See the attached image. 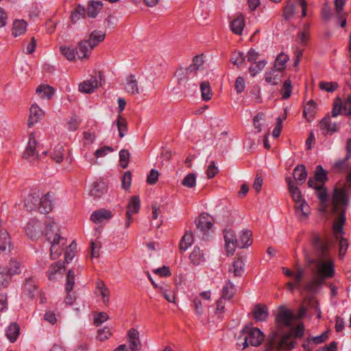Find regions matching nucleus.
I'll return each instance as SVG.
<instances>
[{"mask_svg": "<svg viewBox=\"0 0 351 351\" xmlns=\"http://www.w3.org/2000/svg\"><path fill=\"white\" fill-rule=\"evenodd\" d=\"M196 227L204 234H207L209 230L211 229L213 224L209 219L208 216L201 215L195 221Z\"/></svg>", "mask_w": 351, "mask_h": 351, "instance_id": "4be33fe9", "label": "nucleus"}, {"mask_svg": "<svg viewBox=\"0 0 351 351\" xmlns=\"http://www.w3.org/2000/svg\"><path fill=\"white\" fill-rule=\"evenodd\" d=\"M246 56L241 51H234L230 56V61L234 64L240 67L245 62Z\"/></svg>", "mask_w": 351, "mask_h": 351, "instance_id": "3c124183", "label": "nucleus"}, {"mask_svg": "<svg viewBox=\"0 0 351 351\" xmlns=\"http://www.w3.org/2000/svg\"><path fill=\"white\" fill-rule=\"evenodd\" d=\"M36 92L40 98L49 100L53 96L55 89L50 85L42 84L36 88Z\"/></svg>", "mask_w": 351, "mask_h": 351, "instance_id": "bb28decb", "label": "nucleus"}, {"mask_svg": "<svg viewBox=\"0 0 351 351\" xmlns=\"http://www.w3.org/2000/svg\"><path fill=\"white\" fill-rule=\"evenodd\" d=\"M241 336L239 339L243 337V341L241 343L243 346L242 350H244L249 345L257 347L261 344L264 340L265 335L263 332L258 328L245 326L241 331Z\"/></svg>", "mask_w": 351, "mask_h": 351, "instance_id": "39448f33", "label": "nucleus"}, {"mask_svg": "<svg viewBox=\"0 0 351 351\" xmlns=\"http://www.w3.org/2000/svg\"><path fill=\"white\" fill-rule=\"evenodd\" d=\"M267 310L268 308H254L250 313L252 315V319L256 322L265 321L269 316V312Z\"/></svg>", "mask_w": 351, "mask_h": 351, "instance_id": "c03bdc74", "label": "nucleus"}, {"mask_svg": "<svg viewBox=\"0 0 351 351\" xmlns=\"http://www.w3.org/2000/svg\"><path fill=\"white\" fill-rule=\"evenodd\" d=\"M302 275V271L301 270H299L294 276L295 282L298 285V291L302 299V304L299 307H319V302L317 300V304H314V302H311V300L308 301V300H306L307 299V297H306V295H304V294H302L301 293L300 289L302 287L304 286L306 283V282L303 284L301 283Z\"/></svg>", "mask_w": 351, "mask_h": 351, "instance_id": "ddd939ff", "label": "nucleus"}, {"mask_svg": "<svg viewBox=\"0 0 351 351\" xmlns=\"http://www.w3.org/2000/svg\"><path fill=\"white\" fill-rule=\"evenodd\" d=\"M141 208V200L138 196H132L127 206V215L132 216L133 214L138 213Z\"/></svg>", "mask_w": 351, "mask_h": 351, "instance_id": "c85d7f7f", "label": "nucleus"}, {"mask_svg": "<svg viewBox=\"0 0 351 351\" xmlns=\"http://www.w3.org/2000/svg\"><path fill=\"white\" fill-rule=\"evenodd\" d=\"M125 90L128 93L136 95L138 93V82L135 80V76L130 74L127 79Z\"/></svg>", "mask_w": 351, "mask_h": 351, "instance_id": "37998d69", "label": "nucleus"}, {"mask_svg": "<svg viewBox=\"0 0 351 351\" xmlns=\"http://www.w3.org/2000/svg\"><path fill=\"white\" fill-rule=\"evenodd\" d=\"M75 49L79 59L87 58L89 50L92 49L91 44L88 40H81Z\"/></svg>", "mask_w": 351, "mask_h": 351, "instance_id": "393cba45", "label": "nucleus"}, {"mask_svg": "<svg viewBox=\"0 0 351 351\" xmlns=\"http://www.w3.org/2000/svg\"><path fill=\"white\" fill-rule=\"evenodd\" d=\"M319 86L322 90H326L328 93L334 92L339 86L337 82H320Z\"/></svg>", "mask_w": 351, "mask_h": 351, "instance_id": "0e129e2a", "label": "nucleus"}, {"mask_svg": "<svg viewBox=\"0 0 351 351\" xmlns=\"http://www.w3.org/2000/svg\"><path fill=\"white\" fill-rule=\"evenodd\" d=\"M64 149L63 146L61 145H57L51 156L56 162L60 163L64 159Z\"/></svg>", "mask_w": 351, "mask_h": 351, "instance_id": "5fc2aeb1", "label": "nucleus"}, {"mask_svg": "<svg viewBox=\"0 0 351 351\" xmlns=\"http://www.w3.org/2000/svg\"><path fill=\"white\" fill-rule=\"evenodd\" d=\"M106 192V188L104 182H95L90 191V195L95 197H100Z\"/></svg>", "mask_w": 351, "mask_h": 351, "instance_id": "ea45409f", "label": "nucleus"}, {"mask_svg": "<svg viewBox=\"0 0 351 351\" xmlns=\"http://www.w3.org/2000/svg\"><path fill=\"white\" fill-rule=\"evenodd\" d=\"M304 258L308 265L316 264L317 270L312 278L306 282L300 289L301 293L306 295V300L317 304L316 295L319 293L327 279L332 278L335 274V265L331 258L317 260L310 256L304 250Z\"/></svg>", "mask_w": 351, "mask_h": 351, "instance_id": "f257e3e1", "label": "nucleus"}, {"mask_svg": "<svg viewBox=\"0 0 351 351\" xmlns=\"http://www.w3.org/2000/svg\"><path fill=\"white\" fill-rule=\"evenodd\" d=\"M29 111L30 115L28 119V125H32L41 119L43 116V112L40 107L36 104L32 105Z\"/></svg>", "mask_w": 351, "mask_h": 351, "instance_id": "7c9ffc66", "label": "nucleus"}, {"mask_svg": "<svg viewBox=\"0 0 351 351\" xmlns=\"http://www.w3.org/2000/svg\"><path fill=\"white\" fill-rule=\"evenodd\" d=\"M75 285V273L73 270L69 269L66 275V282L65 284V291L66 293H70Z\"/></svg>", "mask_w": 351, "mask_h": 351, "instance_id": "bf43d9fd", "label": "nucleus"}, {"mask_svg": "<svg viewBox=\"0 0 351 351\" xmlns=\"http://www.w3.org/2000/svg\"><path fill=\"white\" fill-rule=\"evenodd\" d=\"M316 112V104L311 99L304 106L303 116L308 122H311Z\"/></svg>", "mask_w": 351, "mask_h": 351, "instance_id": "72a5a7b5", "label": "nucleus"}, {"mask_svg": "<svg viewBox=\"0 0 351 351\" xmlns=\"http://www.w3.org/2000/svg\"><path fill=\"white\" fill-rule=\"evenodd\" d=\"M20 334V326L16 322L11 323L6 329L5 336L11 343H14Z\"/></svg>", "mask_w": 351, "mask_h": 351, "instance_id": "c756f323", "label": "nucleus"}, {"mask_svg": "<svg viewBox=\"0 0 351 351\" xmlns=\"http://www.w3.org/2000/svg\"><path fill=\"white\" fill-rule=\"evenodd\" d=\"M193 234L191 232H186L182 237L179 243V250L183 253L193 243Z\"/></svg>", "mask_w": 351, "mask_h": 351, "instance_id": "4c0bfd02", "label": "nucleus"}, {"mask_svg": "<svg viewBox=\"0 0 351 351\" xmlns=\"http://www.w3.org/2000/svg\"><path fill=\"white\" fill-rule=\"evenodd\" d=\"M37 141L33 134H31L29 137V141L25 150L23 153V157L25 159L33 158L34 159L40 158L38 153L36 152Z\"/></svg>", "mask_w": 351, "mask_h": 351, "instance_id": "4468645a", "label": "nucleus"}, {"mask_svg": "<svg viewBox=\"0 0 351 351\" xmlns=\"http://www.w3.org/2000/svg\"><path fill=\"white\" fill-rule=\"evenodd\" d=\"M319 126L324 136H332L339 131L337 123H332L329 113L326 114L319 121Z\"/></svg>", "mask_w": 351, "mask_h": 351, "instance_id": "9d476101", "label": "nucleus"}, {"mask_svg": "<svg viewBox=\"0 0 351 351\" xmlns=\"http://www.w3.org/2000/svg\"><path fill=\"white\" fill-rule=\"evenodd\" d=\"M103 8V3L100 1H90L87 6V16L89 18H95Z\"/></svg>", "mask_w": 351, "mask_h": 351, "instance_id": "c9c22d12", "label": "nucleus"}, {"mask_svg": "<svg viewBox=\"0 0 351 351\" xmlns=\"http://www.w3.org/2000/svg\"><path fill=\"white\" fill-rule=\"evenodd\" d=\"M65 271L64 262L57 261L51 264L47 271V276L50 281H54L58 276H61Z\"/></svg>", "mask_w": 351, "mask_h": 351, "instance_id": "2eb2a0df", "label": "nucleus"}, {"mask_svg": "<svg viewBox=\"0 0 351 351\" xmlns=\"http://www.w3.org/2000/svg\"><path fill=\"white\" fill-rule=\"evenodd\" d=\"M23 291L29 299H34L38 291L37 283L33 277L27 278L25 280L23 287Z\"/></svg>", "mask_w": 351, "mask_h": 351, "instance_id": "dca6fc26", "label": "nucleus"}, {"mask_svg": "<svg viewBox=\"0 0 351 351\" xmlns=\"http://www.w3.org/2000/svg\"><path fill=\"white\" fill-rule=\"evenodd\" d=\"M97 289L98 290V293L102 297L104 304L108 305L109 301V291L108 288L102 281H100L97 284Z\"/></svg>", "mask_w": 351, "mask_h": 351, "instance_id": "864d4df0", "label": "nucleus"}, {"mask_svg": "<svg viewBox=\"0 0 351 351\" xmlns=\"http://www.w3.org/2000/svg\"><path fill=\"white\" fill-rule=\"evenodd\" d=\"M350 159V158H347V156H345L344 158L337 160L332 167V169L339 173L345 171L348 168V161Z\"/></svg>", "mask_w": 351, "mask_h": 351, "instance_id": "6e6d98bb", "label": "nucleus"}, {"mask_svg": "<svg viewBox=\"0 0 351 351\" xmlns=\"http://www.w3.org/2000/svg\"><path fill=\"white\" fill-rule=\"evenodd\" d=\"M236 288L234 285L230 281H227L223 285L221 290V296L217 301L216 307H224L223 305V300H230L234 295Z\"/></svg>", "mask_w": 351, "mask_h": 351, "instance_id": "f8f14e48", "label": "nucleus"}, {"mask_svg": "<svg viewBox=\"0 0 351 351\" xmlns=\"http://www.w3.org/2000/svg\"><path fill=\"white\" fill-rule=\"evenodd\" d=\"M25 230L27 236L30 239L36 240L43 233L42 223L36 218H32L27 223Z\"/></svg>", "mask_w": 351, "mask_h": 351, "instance_id": "1a4fd4ad", "label": "nucleus"}, {"mask_svg": "<svg viewBox=\"0 0 351 351\" xmlns=\"http://www.w3.org/2000/svg\"><path fill=\"white\" fill-rule=\"evenodd\" d=\"M292 92L291 82L289 79L285 80L282 84L281 89L282 98L287 99L290 97Z\"/></svg>", "mask_w": 351, "mask_h": 351, "instance_id": "4d7b16f0", "label": "nucleus"}, {"mask_svg": "<svg viewBox=\"0 0 351 351\" xmlns=\"http://www.w3.org/2000/svg\"><path fill=\"white\" fill-rule=\"evenodd\" d=\"M182 184L188 188H193L196 184V176L194 173L187 174L182 181Z\"/></svg>", "mask_w": 351, "mask_h": 351, "instance_id": "69168bd1", "label": "nucleus"}, {"mask_svg": "<svg viewBox=\"0 0 351 351\" xmlns=\"http://www.w3.org/2000/svg\"><path fill=\"white\" fill-rule=\"evenodd\" d=\"M189 259L191 263L195 266L199 265L206 261L203 250H200L197 245L194 247L189 255Z\"/></svg>", "mask_w": 351, "mask_h": 351, "instance_id": "cd10ccee", "label": "nucleus"}, {"mask_svg": "<svg viewBox=\"0 0 351 351\" xmlns=\"http://www.w3.org/2000/svg\"><path fill=\"white\" fill-rule=\"evenodd\" d=\"M252 243V232L249 230H241L238 238L239 248L247 247Z\"/></svg>", "mask_w": 351, "mask_h": 351, "instance_id": "b1692460", "label": "nucleus"}, {"mask_svg": "<svg viewBox=\"0 0 351 351\" xmlns=\"http://www.w3.org/2000/svg\"><path fill=\"white\" fill-rule=\"evenodd\" d=\"M86 17V9L84 7L78 4L76 8L72 11L71 14V20L73 23H75L81 18L85 19Z\"/></svg>", "mask_w": 351, "mask_h": 351, "instance_id": "49530a36", "label": "nucleus"}, {"mask_svg": "<svg viewBox=\"0 0 351 351\" xmlns=\"http://www.w3.org/2000/svg\"><path fill=\"white\" fill-rule=\"evenodd\" d=\"M330 244L331 241L328 237L321 236L317 233H314L311 239L312 252L315 258L317 260H324L330 257Z\"/></svg>", "mask_w": 351, "mask_h": 351, "instance_id": "7ed1b4c3", "label": "nucleus"}, {"mask_svg": "<svg viewBox=\"0 0 351 351\" xmlns=\"http://www.w3.org/2000/svg\"><path fill=\"white\" fill-rule=\"evenodd\" d=\"M5 267L8 269V274H10L12 278V276L18 274L21 272L20 263L15 260L11 259L8 263V266Z\"/></svg>", "mask_w": 351, "mask_h": 351, "instance_id": "13d9d810", "label": "nucleus"}, {"mask_svg": "<svg viewBox=\"0 0 351 351\" xmlns=\"http://www.w3.org/2000/svg\"><path fill=\"white\" fill-rule=\"evenodd\" d=\"M295 5L293 4L288 3L283 8L282 16L285 20L289 21L291 19L295 14Z\"/></svg>", "mask_w": 351, "mask_h": 351, "instance_id": "338daca9", "label": "nucleus"}, {"mask_svg": "<svg viewBox=\"0 0 351 351\" xmlns=\"http://www.w3.org/2000/svg\"><path fill=\"white\" fill-rule=\"evenodd\" d=\"M105 33L99 30H94L91 32L88 40L91 44V49L96 47L99 43L102 42L105 38Z\"/></svg>", "mask_w": 351, "mask_h": 351, "instance_id": "79ce46f5", "label": "nucleus"}, {"mask_svg": "<svg viewBox=\"0 0 351 351\" xmlns=\"http://www.w3.org/2000/svg\"><path fill=\"white\" fill-rule=\"evenodd\" d=\"M40 198L39 195L36 193L29 194L25 200V206L29 211L36 210L40 202Z\"/></svg>", "mask_w": 351, "mask_h": 351, "instance_id": "f704fd0d", "label": "nucleus"}, {"mask_svg": "<svg viewBox=\"0 0 351 351\" xmlns=\"http://www.w3.org/2000/svg\"><path fill=\"white\" fill-rule=\"evenodd\" d=\"M128 336L131 351H139L141 348V344L139 340L138 331L132 328L128 330Z\"/></svg>", "mask_w": 351, "mask_h": 351, "instance_id": "aec40b11", "label": "nucleus"}, {"mask_svg": "<svg viewBox=\"0 0 351 351\" xmlns=\"http://www.w3.org/2000/svg\"><path fill=\"white\" fill-rule=\"evenodd\" d=\"M266 64L267 61L265 60H259L257 62L252 63L251 66L249 67V72L250 75L252 77H255L264 69Z\"/></svg>", "mask_w": 351, "mask_h": 351, "instance_id": "09e8293b", "label": "nucleus"}, {"mask_svg": "<svg viewBox=\"0 0 351 351\" xmlns=\"http://www.w3.org/2000/svg\"><path fill=\"white\" fill-rule=\"evenodd\" d=\"M348 203L349 198L346 191L343 189L335 188L332 196L333 210L335 212L341 210V213L343 210L345 211Z\"/></svg>", "mask_w": 351, "mask_h": 351, "instance_id": "6e6552de", "label": "nucleus"}, {"mask_svg": "<svg viewBox=\"0 0 351 351\" xmlns=\"http://www.w3.org/2000/svg\"><path fill=\"white\" fill-rule=\"evenodd\" d=\"M292 333L287 332L285 334L279 341L277 340L276 337L273 335L267 340L265 347V351H273L274 349L276 350L280 349L291 350L294 348L295 343L290 341Z\"/></svg>", "mask_w": 351, "mask_h": 351, "instance_id": "423d86ee", "label": "nucleus"}, {"mask_svg": "<svg viewBox=\"0 0 351 351\" xmlns=\"http://www.w3.org/2000/svg\"><path fill=\"white\" fill-rule=\"evenodd\" d=\"M53 198V194L49 192L40 198V202H39L38 209L41 213H49L52 210Z\"/></svg>", "mask_w": 351, "mask_h": 351, "instance_id": "a211bd4d", "label": "nucleus"}, {"mask_svg": "<svg viewBox=\"0 0 351 351\" xmlns=\"http://www.w3.org/2000/svg\"><path fill=\"white\" fill-rule=\"evenodd\" d=\"M116 125L119 131V136L123 138L128 132V123L125 118L119 114L116 121Z\"/></svg>", "mask_w": 351, "mask_h": 351, "instance_id": "de8ad7c7", "label": "nucleus"}, {"mask_svg": "<svg viewBox=\"0 0 351 351\" xmlns=\"http://www.w3.org/2000/svg\"><path fill=\"white\" fill-rule=\"evenodd\" d=\"M289 191L291 193V197L295 202H302V204L300 205L302 210H304V206H308L306 202L302 199L301 191L297 186H291V189H289ZM302 212L303 215H306L304 210H302Z\"/></svg>", "mask_w": 351, "mask_h": 351, "instance_id": "58836bf2", "label": "nucleus"}, {"mask_svg": "<svg viewBox=\"0 0 351 351\" xmlns=\"http://www.w3.org/2000/svg\"><path fill=\"white\" fill-rule=\"evenodd\" d=\"M47 236L48 241L51 243V258L53 260L58 259L66 249V239L61 237L58 233L55 234L52 239L48 232Z\"/></svg>", "mask_w": 351, "mask_h": 351, "instance_id": "0eeeda50", "label": "nucleus"}, {"mask_svg": "<svg viewBox=\"0 0 351 351\" xmlns=\"http://www.w3.org/2000/svg\"><path fill=\"white\" fill-rule=\"evenodd\" d=\"M280 73L278 72V70L272 68L271 70L265 72V81L272 85H277L281 81L282 75Z\"/></svg>", "mask_w": 351, "mask_h": 351, "instance_id": "473e14b6", "label": "nucleus"}, {"mask_svg": "<svg viewBox=\"0 0 351 351\" xmlns=\"http://www.w3.org/2000/svg\"><path fill=\"white\" fill-rule=\"evenodd\" d=\"M245 27V18L242 14L234 19L230 23V30L237 35H241Z\"/></svg>", "mask_w": 351, "mask_h": 351, "instance_id": "5701e85b", "label": "nucleus"}, {"mask_svg": "<svg viewBox=\"0 0 351 351\" xmlns=\"http://www.w3.org/2000/svg\"><path fill=\"white\" fill-rule=\"evenodd\" d=\"M307 175L306 167L302 164L298 165L293 170V178L298 184H303L307 178Z\"/></svg>", "mask_w": 351, "mask_h": 351, "instance_id": "2f4dec72", "label": "nucleus"}, {"mask_svg": "<svg viewBox=\"0 0 351 351\" xmlns=\"http://www.w3.org/2000/svg\"><path fill=\"white\" fill-rule=\"evenodd\" d=\"M7 271L6 267H0V289L8 287L12 280L10 274Z\"/></svg>", "mask_w": 351, "mask_h": 351, "instance_id": "8fccbe9b", "label": "nucleus"}, {"mask_svg": "<svg viewBox=\"0 0 351 351\" xmlns=\"http://www.w3.org/2000/svg\"><path fill=\"white\" fill-rule=\"evenodd\" d=\"M219 173L218 167L215 161H211L206 169V175L208 179L213 178Z\"/></svg>", "mask_w": 351, "mask_h": 351, "instance_id": "774afa93", "label": "nucleus"}, {"mask_svg": "<svg viewBox=\"0 0 351 351\" xmlns=\"http://www.w3.org/2000/svg\"><path fill=\"white\" fill-rule=\"evenodd\" d=\"M112 213L106 208H100L95 210L90 215V220L95 223H101L108 221L112 217Z\"/></svg>", "mask_w": 351, "mask_h": 351, "instance_id": "f3484780", "label": "nucleus"}, {"mask_svg": "<svg viewBox=\"0 0 351 351\" xmlns=\"http://www.w3.org/2000/svg\"><path fill=\"white\" fill-rule=\"evenodd\" d=\"M27 23L24 20H16L13 23L12 35L17 37L24 34L27 30Z\"/></svg>", "mask_w": 351, "mask_h": 351, "instance_id": "e433bc0d", "label": "nucleus"}, {"mask_svg": "<svg viewBox=\"0 0 351 351\" xmlns=\"http://www.w3.org/2000/svg\"><path fill=\"white\" fill-rule=\"evenodd\" d=\"M108 314L105 312H95L93 313V324L96 326H99L108 319Z\"/></svg>", "mask_w": 351, "mask_h": 351, "instance_id": "680f3d73", "label": "nucleus"}, {"mask_svg": "<svg viewBox=\"0 0 351 351\" xmlns=\"http://www.w3.org/2000/svg\"><path fill=\"white\" fill-rule=\"evenodd\" d=\"M223 238L228 255L234 254L236 248L239 247L238 238H237L234 231L232 229L224 230Z\"/></svg>", "mask_w": 351, "mask_h": 351, "instance_id": "9b49d317", "label": "nucleus"}, {"mask_svg": "<svg viewBox=\"0 0 351 351\" xmlns=\"http://www.w3.org/2000/svg\"><path fill=\"white\" fill-rule=\"evenodd\" d=\"M245 261L243 257L237 256L233 264L230 266L229 271H232L236 277H241L244 273Z\"/></svg>", "mask_w": 351, "mask_h": 351, "instance_id": "a878e982", "label": "nucleus"}, {"mask_svg": "<svg viewBox=\"0 0 351 351\" xmlns=\"http://www.w3.org/2000/svg\"><path fill=\"white\" fill-rule=\"evenodd\" d=\"M307 308H299L297 314H294L289 308H278L276 314L275 321L278 327L293 328V322L302 319L306 314Z\"/></svg>", "mask_w": 351, "mask_h": 351, "instance_id": "20e7f679", "label": "nucleus"}, {"mask_svg": "<svg viewBox=\"0 0 351 351\" xmlns=\"http://www.w3.org/2000/svg\"><path fill=\"white\" fill-rule=\"evenodd\" d=\"M346 221V213L345 211L343 210L340 214V216L337 221H335L332 225V229L335 232V236L337 237L338 234H341L343 233V224Z\"/></svg>", "mask_w": 351, "mask_h": 351, "instance_id": "a18cd8bd", "label": "nucleus"}, {"mask_svg": "<svg viewBox=\"0 0 351 351\" xmlns=\"http://www.w3.org/2000/svg\"><path fill=\"white\" fill-rule=\"evenodd\" d=\"M202 97L204 101H208L211 99L213 93L210 90V84L207 81H203L200 84Z\"/></svg>", "mask_w": 351, "mask_h": 351, "instance_id": "603ef678", "label": "nucleus"}, {"mask_svg": "<svg viewBox=\"0 0 351 351\" xmlns=\"http://www.w3.org/2000/svg\"><path fill=\"white\" fill-rule=\"evenodd\" d=\"M328 171L321 165H317L313 178H310L307 182L308 187L315 189V193L322 205L326 204L329 199L325 186L328 180Z\"/></svg>", "mask_w": 351, "mask_h": 351, "instance_id": "f03ea898", "label": "nucleus"}, {"mask_svg": "<svg viewBox=\"0 0 351 351\" xmlns=\"http://www.w3.org/2000/svg\"><path fill=\"white\" fill-rule=\"evenodd\" d=\"M12 248L9 233L6 230H0V252H10Z\"/></svg>", "mask_w": 351, "mask_h": 351, "instance_id": "6ab92c4d", "label": "nucleus"}, {"mask_svg": "<svg viewBox=\"0 0 351 351\" xmlns=\"http://www.w3.org/2000/svg\"><path fill=\"white\" fill-rule=\"evenodd\" d=\"M98 87V82L96 77H92L90 80L84 81L79 86V90L84 93H92Z\"/></svg>", "mask_w": 351, "mask_h": 351, "instance_id": "412c9836", "label": "nucleus"}, {"mask_svg": "<svg viewBox=\"0 0 351 351\" xmlns=\"http://www.w3.org/2000/svg\"><path fill=\"white\" fill-rule=\"evenodd\" d=\"M62 54L69 61H73L75 59V49L73 47L62 46L60 47Z\"/></svg>", "mask_w": 351, "mask_h": 351, "instance_id": "052dcab7", "label": "nucleus"}, {"mask_svg": "<svg viewBox=\"0 0 351 351\" xmlns=\"http://www.w3.org/2000/svg\"><path fill=\"white\" fill-rule=\"evenodd\" d=\"M130 156L129 152L126 149H121L119 152V165L123 169L128 166Z\"/></svg>", "mask_w": 351, "mask_h": 351, "instance_id": "e2e57ef3", "label": "nucleus"}, {"mask_svg": "<svg viewBox=\"0 0 351 351\" xmlns=\"http://www.w3.org/2000/svg\"><path fill=\"white\" fill-rule=\"evenodd\" d=\"M289 59V58L287 55L281 52L276 58L274 69L278 70V72H282L286 68V64Z\"/></svg>", "mask_w": 351, "mask_h": 351, "instance_id": "a19ab883", "label": "nucleus"}]
</instances>
